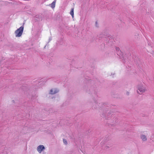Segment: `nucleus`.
I'll return each mask as SVG.
<instances>
[{
    "label": "nucleus",
    "instance_id": "nucleus-1",
    "mask_svg": "<svg viewBox=\"0 0 154 154\" xmlns=\"http://www.w3.org/2000/svg\"><path fill=\"white\" fill-rule=\"evenodd\" d=\"M137 93L139 94H141L146 90V87L143 84L138 85L137 87Z\"/></svg>",
    "mask_w": 154,
    "mask_h": 154
},
{
    "label": "nucleus",
    "instance_id": "nucleus-2",
    "mask_svg": "<svg viewBox=\"0 0 154 154\" xmlns=\"http://www.w3.org/2000/svg\"><path fill=\"white\" fill-rule=\"evenodd\" d=\"M23 29L24 26H22L15 31V34L16 37H20L22 35L23 32Z\"/></svg>",
    "mask_w": 154,
    "mask_h": 154
},
{
    "label": "nucleus",
    "instance_id": "nucleus-3",
    "mask_svg": "<svg viewBox=\"0 0 154 154\" xmlns=\"http://www.w3.org/2000/svg\"><path fill=\"white\" fill-rule=\"evenodd\" d=\"M45 149V147L43 145H40L37 148V150L39 153H41Z\"/></svg>",
    "mask_w": 154,
    "mask_h": 154
},
{
    "label": "nucleus",
    "instance_id": "nucleus-4",
    "mask_svg": "<svg viewBox=\"0 0 154 154\" xmlns=\"http://www.w3.org/2000/svg\"><path fill=\"white\" fill-rule=\"evenodd\" d=\"M59 90L57 89H53L50 90L49 94H56L58 92Z\"/></svg>",
    "mask_w": 154,
    "mask_h": 154
},
{
    "label": "nucleus",
    "instance_id": "nucleus-5",
    "mask_svg": "<svg viewBox=\"0 0 154 154\" xmlns=\"http://www.w3.org/2000/svg\"><path fill=\"white\" fill-rule=\"evenodd\" d=\"M140 138L143 141H146L147 140V137L146 135L144 134H141L140 135Z\"/></svg>",
    "mask_w": 154,
    "mask_h": 154
},
{
    "label": "nucleus",
    "instance_id": "nucleus-6",
    "mask_svg": "<svg viewBox=\"0 0 154 154\" xmlns=\"http://www.w3.org/2000/svg\"><path fill=\"white\" fill-rule=\"evenodd\" d=\"M56 1L55 0L51 4V7L52 8H54L55 6Z\"/></svg>",
    "mask_w": 154,
    "mask_h": 154
},
{
    "label": "nucleus",
    "instance_id": "nucleus-7",
    "mask_svg": "<svg viewBox=\"0 0 154 154\" xmlns=\"http://www.w3.org/2000/svg\"><path fill=\"white\" fill-rule=\"evenodd\" d=\"M74 8H72L70 13V14L72 16V17H74Z\"/></svg>",
    "mask_w": 154,
    "mask_h": 154
},
{
    "label": "nucleus",
    "instance_id": "nucleus-8",
    "mask_svg": "<svg viewBox=\"0 0 154 154\" xmlns=\"http://www.w3.org/2000/svg\"><path fill=\"white\" fill-rule=\"evenodd\" d=\"M63 142L65 144H66L67 143L66 140L65 139L63 140Z\"/></svg>",
    "mask_w": 154,
    "mask_h": 154
},
{
    "label": "nucleus",
    "instance_id": "nucleus-9",
    "mask_svg": "<svg viewBox=\"0 0 154 154\" xmlns=\"http://www.w3.org/2000/svg\"><path fill=\"white\" fill-rule=\"evenodd\" d=\"M116 50H119V48H118V47H116Z\"/></svg>",
    "mask_w": 154,
    "mask_h": 154
},
{
    "label": "nucleus",
    "instance_id": "nucleus-10",
    "mask_svg": "<svg viewBox=\"0 0 154 154\" xmlns=\"http://www.w3.org/2000/svg\"><path fill=\"white\" fill-rule=\"evenodd\" d=\"M128 95H129V94L128 92L127 94Z\"/></svg>",
    "mask_w": 154,
    "mask_h": 154
}]
</instances>
